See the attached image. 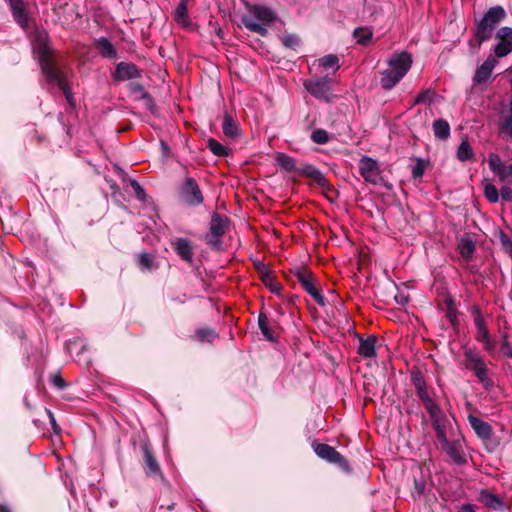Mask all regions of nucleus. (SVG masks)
Segmentation results:
<instances>
[{
    "instance_id": "1",
    "label": "nucleus",
    "mask_w": 512,
    "mask_h": 512,
    "mask_svg": "<svg viewBox=\"0 0 512 512\" xmlns=\"http://www.w3.org/2000/svg\"><path fill=\"white\" fill-rule=\"evenodd\" d=\"M33 53L39 61L41 71L45 77L55 76L60 70L54 59V50L50 47L49 35L46 30L37 29L31 36Z\"/></svg>"
},
{
    "instance_id": "2",
    "label": "nucleus",
    "mask_w": 512,
    "mask_h": 512,
    "mask_svg": "<svg viewBox=\"0 0 512 512\" xmlns=\"http://www.w3.org/2000/svg\"><path fill=\"white\" fill-rule=\"evenodd\" d=\"M412 56L407 52L393 55L388 60V68L381 72L380 85L384 90L394 88L412 66Z\"/></svg>"
},
{
    "instance_id": "3",
    "label": "nucleus",
    "mask_w": 512,
    "mask_h": 512,
    "mask_svg": "<svg viewBox=\"0 0 512 512\" xmlns=\"http://www.w3.org/2000/svg\"><path fill=\"white\" fill-rule=\"evenodd\" d=\"M506 16V12L501 6L491 7L478 22L475 30V40L470 41L471 46L479 48L482 42L491 38L496 25Z\"/></svg>"
},
{
    "instance_id": "4",
    "label": "nucleus",
    "mask_w": 512,
    "mask_h": 512,
    "mask_svg": "<svg viewBox=\"0 0 512 512\" xmlns=\"http://www.w3.org/2000/svg\"><path fill=\"white\" fill-rule=\"evenodd\" d=\"M429 416L439 442L461 433L456 418L453 415L444 413L440 407L429 412Z\"/></svg>"
},
{
    "instance_id": "5",
    "label": "nucleus",
    "mask_w": 512,
    "mask_h": 512,
    "mask_svg": "<svg viewBox=\"0 0 512 512\" xmlns=\"http://www.w3.org/2000/svg\"><path fill=\"white\" fill-rule=\"evenodd\" d=\"M249 12V15H245L242 18L244 26L251 32L265 36L268 32L266 25L275 19L274 13L270 8L260 5L251 7Z\"/></svg>"
},
{
    "instance_id": "6",
    "label": "nucleus",
    "mask_w": 512,
    "mask_h": 512,
    "mask_svg": "<svg viewBox=\"0 0 512 512\" xmlns=\"http://www.w3.org/2000/svg\"><path fill=\"white\" fill-rule=\"evenodd\" d=\"M465 367L474 372L478 381L484 386L485 389L492 387L493 383L488 377L486 363L483 357L471 348L464 351Z\"/></svg>"
},
{
    "instance_id": "7",
    "label": "nucleus",
    "mask_w": 512,
    "mask_h": 512,
    "mask_svg": "<svg viewBox=\"0 0 512 512\" xmlns=\"http://www.w3.org/2000/svg\"><path fill=\"white\" fill-rule=\"evenodd\" d=\"M471 312L474 317V324L476 327L475 339L482 343L484 350L493 356L496 350V342L491 338L480 307L474 305Z\"/></svg>"
},
{
    "instance_id": "8",
    "label": "nucleus",
    "mask_w": 512,
    "mask_h": 512,
    "mask_svg": "<svg viewBox=\"0 0 512 512\" xmlns=\"http://www.w3.org/2000/svg\"><path fill=\"white\" fill-rule=\"evenodd\" d=\"M442 450L456 465H465L468 462L465 451V437L462 433L440 442Z\"/></svg>"
},
{
    "instance_id": "9",
    "label": "nucleus",
    "mask_w": 512,
    "mask_h": 512,
    "mask_svg": "<svg viewBox=\"0 0 512 512\" xmlns=\"http://www.w3.org/2000/svg\"><path fill=\"white\" fill-rule=\"evenodd\" d=\"M228 218L218 213H213L210 221L209 232L205 236L206 243L213 249L221 247V237L226 233Z\"/></svg>"
},
{
    "instance_id": "10",
    "label": "nucleus",
    "mask_w": 512,
    "mask_h": 512,
    "mask_svg": "<svg viewBox=\"0 0 512 512\" xmlns=\"http://www.w3.org/2000/svg\"><path fill=\"white\" fill-rule=\"evenodd\" d=\"M295 277L302 288L315 300L320 306L325 305V300L318 289V281L314 274L306 268H298L295 271Z\"/></svg>"
},
{
    "instance_id": "11",
    "label": "nucleus",
    "mask_w": 512,
    "mask_h": 512,
    "mask_svg": "<svg viewBox=\"0 0 512 512\" xmlns=\"http://www.w3.org/2000/svg\"><path fill=\"white\" fill-rule=\"evenodd\" d=\"M304 87L316 99L327 102L331 99V79L328 76L308 79Z\"/></svg>"
},
{
    "instance_id": "12",
    "label": "nucleus",
    "mask_w": 512,
    "mask_h": 512,
    "mask_svg": "<svg viewBox=\"0 0 512 512\" xmlns=\"http://www.w3.org/2000/svg\"><path fill=\"white\" fill-rule=\"evenodd\" d=\"M180 197L189 206H198L204 201L199 185L191 177L185 179L180 190Z\"/></svg>"
},
{
    "instance_id": "13",
    "label": "nucleus",
    "mask_w": 512,
    "mask_h": 512,
    "mask_svg": "<svg viewBox=\"0 0 512 512\" xmlns=\"http://www.w3.org/2000/svg\"><path fill=\"white\" fill-rule=\"evenodd\" d=\"M359 172L360 175L364 178L366 182L371 184H378L381 180V170L379 163L368 156H363L360 159L359 163Z\"/></svg>"
},
{
    "instance_id": "14",
    "label": "nucleus",
    "mask_w": 512,
    "mask_h": 512,
    "mask_svg": "<svg viewBox=\"0 0 512 512\" xmlns=\"http://www.w3.org/2000/svg\"><path fill=\"white\" fill-rule=\"evenodd\" d=\"M314 451L318 457L328 461L329 463L337 464L340 467L347 468L348 462L334 447L320 443L314 445Z\"/></svg>"
},
{
    "instance_id": "15",
    "label": "nucleus",
    "mask_w": 512,
    "mask_h": 512,
    "mask_svg": "<svg viewBox=\"0 0 512 512\" xmlns=\"http://www.w3.org/2000/svg\"><path fill=\"white\" fill-rule=\"evenodd\" d=\"M488 166L500 182H512V163L506 166L496 153H489Z\"/></svg>"
},
{
    "instance_id": "16",
    "label": "nucleus",
    "mask_w": 512,
    "mask_h": 512,
    "mask_svg": "<svg viewBox=\"0 0 512 512\" xmlns=\"http://www.w3.org/2000/svg\"><path fill=\"white\" fill-rule=\"evenodd\" d=\"M479 501L488 509L494 511H505L510 507L505 502L503 496L497 495L488 489H481L479 491Z\"/></svg>"
},
{
    "instance_id": "17",
    "label": "nucleus",
    "mask_w": 512,
    "mask_h": 512,
    "mask_svg": "<svg viewBox=\"0 0 512 512\" xmlns=\"http://www.w3.org/2000/svg\"><path fill=\"white\" fill-rule=\"evenodd\" d=\"M496 37L498 43L494 47V53L497 57H505L512 52V28L502 27L498 30Z\"/></svg>"
},
{
    "instance_id": "18",
    "label": "nucleus",
    "mask_w": 512,
    "mask_h": 512,
    "mask_svg": "<svg viewBox=\"0 0 512 512\" xmlns=\"http://www.w3.org/2000/svg\"><path fill=\"white\" fill-rule=\"evenodd\" d=\"M497 64L493 56H489L477 69L473 77L474 86H487L492 72Z\"/></svg>"
},
{
    "instance_id": "19",
    "label": "nucleus",
    "mask_w": 512,
    "mask_h": 512,
    "mask_svg": "<svg viewBox=\"0 0 512 512\" xmlns=\"http://www.w3.org/2000/svg\"><path fill=\"white\" fill-rule=\"evenodd\" d=\"M467 418L477 437L480 438L484 443L489 442L493 436L492 426L488 422L473 414H469Z\"/></svg>"
},
{
    "instance_id": "20",
    "label": "nucleus",
    "mask_w": 512,
    "mask_h": 512,
    "mask_svg": "<svg viewBox=\"0 0 512 512\" xmlns=\"http://www.w3.org/2000/svg\"><path fill=\"white\" fill-rule=\"evenodd\" d=\"M9 6L16 23L23 29H27L29 25V17L26 5L22 0H8Z\"/></svg>"
},
{
    "instance_id": "21",
    "label": "nucleus",
    "mask_w": 512,
    "mask_h": 512,
    "mask_svg": "<svg viewBox=\"0 0 512 512\" xmlns=\"http://www.w3.org/2000/svg\"><path fill=\"white\" fill-rule=\"evenodd\" d=\"M141 77V70L133 63L120 62L117 64L114 78L119 81H126Z\"/></svg>"
},
{
    "instance_id": "22",
    "label": "nucleus",
    "mask_w": 512,
    "mask_h": 512,
    "mask_svg": "<svg viewBox=\"0 0 512 512\" xmlns=\"http://www.w3.org/2000/svg\"><path fill=\"white\" fill-rule=\"evenodd\" d=\"M46 79L49 83L57 85L63 91L68 103L74 105L72 91L61 70L56 71L54 77L49 75L46 77Z\"/></svg>"
},
{
    "instance_id": "23",
    "label": "nucleus",
    "mask_w": 512,
    "mask_h": 512,
    "mask_svg": "<svg viewBox=\"0 0 512 512\" xmlns=\"http://www.w3.org/2000/svg\"><path fill=\"white\" fill-rule=\"evenodd\" d=\"M377 337L369 335L367 338H360L358 354L364 358H375Z\"/></svg>"
},
{
    "instance_id": "24",
    "label": "nucleus",
    "mask_w": 512,
    "mask_h": 512,
    "mask_svg": "<svg viewBox=\"0 0 512 512\" xmlns=\"http://www.w3.org/2000/svg\"><path fill=\"white\" fill-rule=\"evenodd\" d=\"M176 253L186 262H191L193 257V250L191 243L186 238H177L172 243Z\"/></svg>"
},
{
    "instance_id": "25",
    "label": "nucleus",
    "mask_w": 512,
    "mask_h": 512,
    "mask_svg": "<svg viewBox=\"0 0 512 512\" xmlns=\"http://www.w3.org/2000/svg\"><path fill=\"white\" fill-rule=\"evenodd\" d=\"M95 46L104 58L112 59L117 55L116 48L105 37H100L99 39H97L95 42Z\"/></svg>"
},
{
    "instance_id": "26",
    "label": "nucleus",
    "mask_w": 512,
    "mask_h": 512,
    "mask_svg": "<svg viewBox=\"0 0 512 512\" xmlns=\"http://www.w3.org/2000/svg\"><path fill=\"white\" fill-rule=\"evenodd\" d=\"M222 130L224 135L231 139L236 138L239 134L238 123L227 113L223 117Z\"/></svg>"
},
{
    "instance_id": "27",
    "label": "nucleus",
    "mask_w": 512,
    "mask_h": 512,
    "mask_svg": "<svg viewBox=\"0 0 512 512\" xmlns=\"http://www.w3.org/2000/svg\"><path fill=\"white\" fill-rule=\"evenodd\" d=\"M433 132L436 138L445 140L450 135V125L446 120L437 119L432 125Z\"/></svg>"
},
{
    "instance_id": "28",
    "label": "nucleus",
    "mask_w": 512,
    "mask_h": 512,
    "mask_svg": "<svg viewBox=\"0 0 512 512\" xmlns=\"http://www.w3.org/2000/svg\"><path fill=\"white\" fill-rule=\"evenodd\" d=\"M458 251L464 259L469 260L475 251V244L472 239L462 237L458 243Z\"/></svg>"
},
{
    "instance_id": "29",
    "label": "nucleus",
    "mask_w": 512,
    "mask_h": 512,
    "mask_svg": "<svg viewBox=\"0 0 512 512\" xmlns=\"http://www.w3.org/2000/svg\"><path fill=\"white\" fill-rule=\"evenodd\" d=\"M258 326L266 340H268L270 342L276 341V337L274 336V332L272 331V329L270 327L269 319L266 314H264V313L259 314Z\"/></svg>"
},
{
    "instance_id": "30",
    "label": "nucleus",
    "mask_w": 512,
    "mask_h": 512,
    "mask_svg": "<svg viewBox=\"0 0 512 512\" xmlns=\"http://www.w3.org/2000/svg\"><path fill=\"white\" fill-rule=\"evenodd\" d=\"M174 19L176 22H178L179 24H181L182 26L184 27H187L190 25V19L188 17V12H187V1L186 0H181L175 10V13H174Z\"/></svg>"
},
{
    "instance_id": "31",
    "label": "nucleus",
    "mask_w": 512,
    "mask_h": 512,
    "mask_svg": "<svg viewBox=\"0 0 512 512\" xmlns=\"http://www.w3.org/2000/svg\"><path fill=\"white\" fill-rule=\"evenodd\" d=\"M456 157L461 162L469 161L474 158V151L468 140H462L457 148Z\"/></svg>"
},
{
    "instance_id": "32",
    "label": "nucleus",
    "mask_w": 512,
    "mask_h": 512,
    "mask_svg": "<svg viewBox=\"0 0 512 512\" xmlns=\"http://www.w3.org/2000/svg\"><path fill=\"white\" fill-rule=\"evenodd\" d=\"M416 393L428 413L439 407L431 398L427 387L416 390Z\"/></svg>"
},
{
    "instance_id": "33",
    "label": "nucleus",
    "mask_w": 512,
    "mask_h": 512,
    "mask_svg": "<svg viewBox=\"0 0 512 512\" xmlns=\"http://www.w3.org/2000/svg\"><path fill=\"white\" fill-rule=\"evenodd\" d=\"M276 162L285 171L292 172L296 169L295 160L285 153H277Z\"/></svg>"
},
{
    "instance_id": "34",
    "label": "nucleus",
    "mask_w": 512,
    "mask_h": 512,
    "mask_svg": "<svg viewBox=\"0 0 512 512\" xmlns=\"http://www.w3.org/2000/svg\"><path fill=\"white\" fill-rule=\"evenodd\" d=\"M484 195L490 203H496L499 200V191L488 179L483 180Z\"/></svg>"
},
{
    "instance_id": "35",
    "label": "nucleus",
    "mask_w": 512,
    "mask_h": 512,
    "mask_svg": "<svg viewBox=\"0 0 512 512\" xmlns=\"http://www.w3.org/2000/svg\"><path fill=\"white\" fill-rule=\"evenodd\" d=\"M144 461L146 465V469L151 474H156L160 471V467L158 465L157 460L153 456L152 452L149 450V448L144 447Z\"/></svg>"
},
{
    "instance_id": "36",
    "label": "nucleus",
    "mask_w": 512,
    "mask_h": 512,
    "mask_svg": "<svg viewBox=\"0 0 512 512\" xmlns=\"http://www.w3.org/2000/svg\"><path fill=\"white\" fill-rule=\"evenodd\" d=\"M304 174L310 178H312L314 181H316L320 185H325L326 178L323 175V173L317 169L316 167L309 165L306 166L304 169Z\"/></svg>"
},
{
    "instance_id": "37",
    "label": "nucleus",
    "mask_w": 512,
    "mask_h": 512,
    "mask_svg": "<svg viewBox=\"0 0 512 512\" xmlns=\"http://www.w3.org/2000/svg\"><path fill=\"white\" fill-rule=\"evenodd\" d=\"M207 146L216 156H226L230 151L228 147H225L213 138H210L207 141Z\"/></svg>"
},
{
    "instance_id": "38",
    "label": "nucleus",
    "mask_w": 512,
    "mask_h": 512,
    "mask_svg": "<svg viewBox=\"0 0 512 512\" xmlns=\"http://www.w3.org/2000/svg\"><path fill=\"white\" fill-rule=\"evenodd\" d=\"M435 91L432 89H425L421 91L414 99V105L416 104H430L433 102Z\"/></svg>"
},
{
    "instance_id": "39",
    "label": "nucleus",
    "mask_w": 512,
    "mask_h": 512,
    "mask_svg": "<svg viewBox=\"0 0 512 512\" xmlns=\"http://www.w3.org/2000/svg\"><path fill=\"white\" fill-rule=\"evenodd\" d=\"M311 139L316 144L324 145L329 141V134L324 129H316L312 132Z\"/></svg>"
},
{
    "instance_id": "40",
    "label": "nucleus",
    "mask_w": 512,
    "mask_h": 512,
    "mask_svg": "<svg viewBox=\"0 0 512 512\" xmlns=\"http://www.w3.org/2000/svg\"><path fill=\"white\" fill-rule=\"evenodd\" d=\"M320 65L324 68V69H329V68H332V67H336V69L339 68V59L336 55H333V54H329V55H326L324 57H322L320 60Z\"/></svg>"
},
{
    "instance_id": "41",
    "label": "nucleus",
    "mask_w": 512,
    "mask_h": 512,
    "mask_svg": "<svg viewBox=\"0 0 512 512\" xmlns=\"http://www.w3.org/2000/svg\"><path fill=\"white\" fill-rule=\"evenodd\" d=\"M196 337L200 342H212L216 338V333L210 328H204L196 331Z\"/></svg>"
},
{
    "instance_id": "42",
    "label": "nucleus",
    "mask_w": 512,
    "mask_h": 512,
    "mask_svg": "<svg viewBox=\"0 0 512 512\" xmlns=\"http://www.w3.org/2000/svg\"><path fill=\"white\" fill-rule=\"evenodd\" d=\"M354 37L357 39L358 43L366 44L372 38V32L369 31L368 29L357 28L354 31Z\"/></svg>"
},
{
    "instance_id": "43",
    "label": "nucleus",
    "mask_w": 512,
    "mask_h": 512,
    "mask_svg": "<svg viewBox=\"0 0 512 512\" xmlns=\"http://www.w3.org/2000/svg\"><path fill=\"white\" fill-rule=\"evenodd\" d=\"M426 162L422 158H416V163L412 167V177L417 179L424 175Z\"/></svg>"
},
{
    "instance_id": "44",
    "label": "nucleus",
    "mask_w": 512,
    "mask_h": 512,
    "mask_svg": "<svg viewBox=\"0 0 512 512\" xmlns=\"http://www.w3.org/2000/svg\"><path fill=\"white\" fill-rule=\"evenodd\" d=\"M499 127L503 134L512 138V114L503 117L500 121Z\"/></svg>"
},
{
    "instance_id": "45",
    "label": "nucleus",
    "mask_w": 512,
    "mask_h": 512,
    "mask_svg": "<svg viewBox=\"0 0 512 512\" xmlns=\"http://www.w3.org/2000/svg\"><path fill=\"white\" fill-rule=\"evenodd\" d=\"M282 43L288 48L295 49L300 45V38L294 34L284 35L282 37Z\"/></svg>"
},
{
    "instance_id": "46",
    "label": "nucleus",
    "mask_w": 512,
    "mask_h": 512,
    "mask_svg": "<svg viewBox=\"0 0 512 512\" xmlns=\"http://www.w3.org/2000/svg\"><path fill=\"white\" fill-rule=\"evenodd\" d=\"M138 263L141 269L150 270L152 268L153 258L149 253L143 252L139 255Z\"/></svg>"
},
{
    "instance_id": "47",
    "label": "nucleus",
    "mask_w": 512,
    "mask_h": 512,
    "mask_svg": "<svg viewBox=\"0 0 512 512\" xmlns=\"http://www.w3.org/2000/svg\"><path fill=\"white\" fill-rule=\"evenodd\" d=\"M446 317L452 325L458 324L457 311L452 301L448 303Z\"/></svg>"
},
{
    "instance_id": "48",
    "label": "nucleus",
    "mask_w": 512,
    "mask_h": 512,
    "mask_svg": "<svg viewBox=\"0 0 512 512\" xmlns=\"http://www.w3.org/2000/svg\"><path fill=\"white\" fill-rule=\"evenodd\" d=\"M501 350L506 357L512 359V346L510 345L507 334H504L502 337Z\"/></svg>"
},
{
    "instance_id": "49",
    "label": "nucleus",
    "mask_w": 512,
    "mask_h": 512,
    "mask_svg": "<svg viewBox=\"0 0 512 512\" xmlns=\"http://www.w3.org/2000/svg\"><path fill=\"white\" fill-rule=\"evenodd\" d=\"M412 382L416 390L427 387L426 382L420 373L413 374Z\"/></svg>"
},
{
    "instance_id": "50",
    "label": "nucleus",
    "mask_w": 512,
    "mask_h": 512,
    "mask_svg": "<svg viewBox=\"0 0 512 512\" xmlns=\"http://www.w3.org/2000/svg\"><path fill=\"white\" fill-rule=\"evenodd\" d=\"M425 482L423 480H417L414 481V492L413 497H420L423 492L425 491Z\"/></svg>"
},
{
    "instance_id": "51",
    "label": "nucleus",
    "mask_w": 512,
    "mask_h": 512,
    "mask_svg": "<svg viewBox=\"0 0 512 512\" xmlns=\"http://www.w3.org/2000/svg\"><path fill=\"white\" fill-rule=\"evenodd\" d=\"M131 187L133 188L135 195L139 200L145 199V191L136 180L131 181Z\"/></svg>"
},
{
    "instance_id": "52",
    "label": "nucleus",
    "mask_w": 512,
    "mask_h": 512,
    "mask_svg": "<svg viewBox=\"0 0 512 512\" xmlns=\"http://www.w3.org/2000/svg\"><path fill=\"white\" fill-rule=\"evenodd\" d=\"M501 197L504 201L512 200V189L508 186H503L500 190Z\"/></svg>"
},
{
    "instance_id": "53",
    "label": "nucleus",
    "mask_w": 512,
    "mask_h": 512,
    "mask_svg": "<svg viewBox=\"0 0 512 512\" xmlns=\"http://www.w3.org/2000/svg\"><path fill=\"white\" fill-rule=\"evenodd\" d=\"M501 243L505 248L506 252L512 253V241L505 234L501 235Z\"/></svg>"
},
{
    "instance_id": "54",
    "label": "nucleus",
    "mask_w": 512,
    "mask_h": 512,
    "mask_svg": "<svg viewBox=\"0 0 512 512\" xmlns=\"http://www.w3.org/2000/svg\"><path fill=\"white\" fill-rule=\"evenodd\" d=\"M46 413H47V415L49 417V420H50V423L52 425V428H53L54 432L55 433H59L60 429H59V427H58V425L56 423V420H55V417H54L53 413L50 410H48V409H46Z\"/></svg>"
},
{
    "instance_id": "55",
    "label": "nucleus",
    "mask_w": 512,
    "mask_h": 512,
    "mask_svg": "<svg viewBox=\"0 0 512 512\" xmlns=\"http://www.w3.org/2000/svg\"><path fill=\"white\" fill-rule=\"evenodd\" d=\"M130 87L133 93L141 94L143 96L146 94L145 89L141 84L133 83Z\"/></svg>"
},
{
    "instance_id": "56",
    "label": "nucleus",
    "mask_w": 512,
    "mask_h": 512,
    "mask_svg": "<svg viewBox=\"0 0 512 512\" xmlns=\"http://www.w3.org/2000/svg\"><path fill=\"white\" fill-rule=\"evenodd\" d=\"M53 383H54V385H55V386H57L58 388H64V387H65V382H64V380H63L60 376H58V375H56V376H54V377H53Z\"/></svg>"
},
{
    "instance_id": "57",
    "label": "nucleus",
    "mask_w": 512,
    "mask_h": 512,
    "mask_svg": "<svg viewBox=\"0 0 512 512\" xmlns=\"http://www.w3.org/2000/svg\"><path fill=\"white\" fill-rule=\"evenodd\" d=\"M457 512H475L473 505L471 504H464L462 505Z\"/></svg>"
},
{
    "instance_id": "58",
    "label": "nucleus",
    "mask_w": 512,
    "mask_h": 512,
    "mask_svg": "<svg viewBox=\"0 0 512 512\" xmlns=\"http://www.w3.org/2000/svg\"><path fill=\"white\" fill-rule=\"evenodd\" d=\"M0 512H11V511L7 506L0 504Z\"/></svg>"
},
{
    "instance_id": "59",
    "label": "nucleus",
    "mask_w": 512,
    "mask_h": 512,
    "mask_svg": "<svg viewBox=\"0 0 512 512\" xmlns=\"http://www.w3.org/2000/svg\"><path fill=\"white\" fill-rule=\"evenodd\" d=\"M279 290H280V287H279V285H278V284H275V285L271 286V291H272V292H277V291H279Z\"/></svg>"
},
{
    "instance_id": "60",
    "label": "nucleus",
    "mask_w": 512,
    "mask_h": 512,
    "mask_svg": "<svg viewBox=\"0 0 512 512\" xmlns=\"http://www.w3.org/2000/svg\"><path fill=\"white\" fill-rule=\"evenodd\" d=\"M510 112L512 114V98H511V101H510Z\"/></svg>"
}]
</instances>
